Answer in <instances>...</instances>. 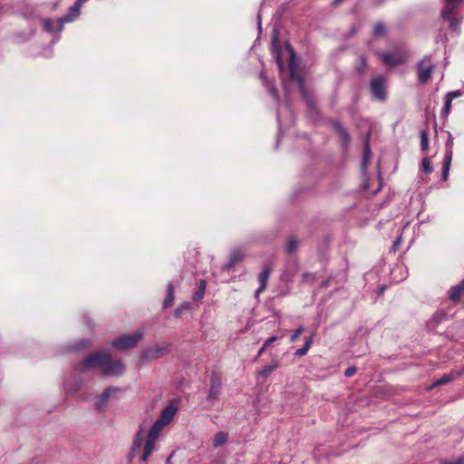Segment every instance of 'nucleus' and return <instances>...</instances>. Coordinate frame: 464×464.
I'll return each mask as SVG.
<instances>
[{
    "instance_id": "f257e3e1",
    "label": "nucleus",
    "mask_w": 464,
    "mask_h": 464,
    "mask_svg": "<svg viewBox=\"0 0 464 464\" xmlns=\"http://www.w3.org/2000/svg\"><path fill=\"white\" fill-rule=\"evenodd\" d=\"M163 428L164 426L158 420H156L150 428L142 450V454L140 457L141 462H146L149 457L151 455L155 448V442Z\"/></svg>"
},
{
    "instance_id": "f03ea898",
    "label": "nucleus",
    "mask_w": 464,
    "mask_h": 464,
    "mask_svg": "<svg viewBox=\"0 0 464 464\" xmlns=\"http://www.w3.org/2000/svg\"><path fill=\"white\" fill-rule=\"evenodd\" d=\"M110 359L111 355L109 353H92L77 365V369L80 372H84L87 368L104 367Z\"/></svg>"
},
{
    "instance_id": "7ed1b4c3",
    "label": "nucleus",
    "mask_w": 464,
    "mask_h": 464,
    "mask_svg": "<svg viewBox=\"0 0 464 464\" xmlns=\"http://www.w3.org/2000/svg\"><path fill=\"white\" fill-rule=\"evenodd\" d=\"M435 69V64L431 60L430 55L424 56L416 66L418 80L420 83H427L430 79L432 72Z\"/></svg>"
},
{
    "instance_id": "20e7f679",
    "label": "nucleus",
    "mask_w": 464,
    "mask_h": 464,
    "mask_svg": "<svg viewBox=\"0 0 464 464\" xmlns=\"http://www.w3.org/2000/svg\"><path fill=\"white\" fill-rule=\"evenodd\" d=\"M142 336V332L137 331L131 334H125L113 340L111 344L120 350H128L136 346Z\"/></svg>"
},
{
    "instance_id": "39448f33",
    "label": "nucleus",
    "mask_w": 464,
    "mask_h": 464,
    "mask_svg": "<svg viewBox=\"0 0 464 464\" xmlns=\"http://www.w3.org/2000/svg\"><path fill=\"white\" fill-rule=\"evenodd\" d=\"M169 346L170 344L167 343L164 345L148 347L143 351L141 357L144 360H155L165 357L170 352Z\"/></svg>"
},
{
    "instance_id": "423d86ee",
    "label": "nucleus",
    "mask_w": 464,
    "mask_h": 464,
    "mask_svg": "<svg viewBox=\"0 0 464 464\" xmlns=\"http://www.w3.org/2000/svg\"><path fill=\"white\" fill-rule=\"evenodd\" d=\"M222 387V379L218 372H213L210 376V387L207 401H215L219 399Z\"/></svg>"
},
{
    "instance_id": "0eeeda50",
    "label": "nucleus",
    "mask_w": 464,
    "mask_h": 464,
    "mask_svg": "<svg viewBox=\"0 0 464 464\" xmlns=\"http://www.w3.org/2000/svg\"><path fill=\"white\" fill-rule=\"evenodd\" d=\"M372 94L378 100L383 101L386 97L384 79L382 76L372 78L370 83Z\"/></svg>"
},
{
    "instance_id": "6e6552de",
    "label": "nucleus",
    "mask_w": 464,
    "mask_h": 464,
    "mask_svg": "<svg viewBox=\"0 0 464 464\" xmlns=\"http://www.w3.org/2000/svg\"><path fill=\"white\" fill-rule=\"evenodd\" d=\"M124 371V365L121 360L112 361L111 358L105 363L102 374L106 376L120 375Z\"/></svg>"
},
{
    "instance_id": "1a4fd4ad",
    "label": "nucleus",
    "mask_w": 464,
    "mask_h": 464,
    "mask_svg": "<svg viewBox=\"0 0 464 464\" xmlns=\"http://www.w3.org/2000/svg\"><path fill=\"white\" fill-rule=\"evenodd\" d=\"M382 62L390 66H397L405 63L406 58L399 53H382L379 54Z\"/></svg>"
},
{
    "instance_id": "9d476101",
    "label": "nucleus",
    "mask_w": 464,
    "mask_h": 464,
    "mask_svg": "<svg viewBox=\"0 0 464 464\" xmlns=\"http://www.w3.org/2000/svg\"><path fill=\"white\" fill-rule=\"evenodd\" d=\"M143 439H144L143 430H140L134 437L131 449L128 454L127 458H128L129 462H132L134 458L140 453V449H141Z\"/></svg>"
},
{
    "instance_id": "9b49d317",
    "label": "nucleus",
    "mask_w": 464,
    "mask_h": 464,
    "mask_svg": "<svg viewBox=\"0 0 464 464\" xmlns=\"http://www.w3.org/2000/svg\"><path fill=\"white\" fill-rule=\"evenodd\" d=\"M82 3L80 2V0H77L73 5L71 6L69 13L61 17L58 22L60 24L59 30L63 29V24L65 23L72 22L75 17H77L80 14V10Z\"/></svg>"
},
{
    "instance_id": "f8f14e48",
    "label": "nucleus",
    "mask_w": 464,
    "mask_h": 464,
    "mask_svg": "<svg viewBox=\"0 0 464 464\" xmlns=\"http://www.w3.org/2000/svg\"><path fill=\"white\" fill-rule=\"evenodd\" d=\"M177 411L178 408L172 404H169L161 411L160 415L157 420L165 427L174 419Z\"/></svg>"
},
{
    "instance_id": "ddd939ff",
    "label": "nucleus",
    "mask_w": 464,
    "mask_h": 464,
    "mask_svg": "<svg viewBox=\"0 0 464 464\" xmlns=\"http://www.w3.org/2000/svg\"><path fill=\"white\" fill-rule=\"evenodd\" d=\"M289 74L290 79L293 82H295L298 84V87H302L305 85L304 77L303 76L302 72L298 70L296 64L294 61V53L292 54V59L289 63Z\"/></svg>"
},
{
    "instance_id": "4468645a",
    "label": "nucleus",
    "mask_w": 464,
    "mask_h": 464,
    "mask_svg": "<svg viewBox=\"0 0 464 464\" xmlns=\"http://www.w3.org/2000/svg\"><path fill=\"white\" fill-rule=\"evenodd\" d=\"M271 272H272L271 266L269 264L265 265V266L263 267V270L260 273L259 277H258L260 285H259L258 289L256 291V295H258L260 293H262L266 288L267 281H268Z\"/></svg>"
},
{
    "instance_id": "2eb2a0df",
    "label": "nucleus",
    "mask_w": 464,
    "mask_h": 464,
    "mask_svg": "<svg viewBox=\"0 0 464 464\" xmlns=\"http://www.w3.org/2000/svg\"><path fill=\"white\" fill-rule=\"evenodd\" d=\"M463 295H464V279L459 284L452 286L450 289L449 298L453 303H458L460 301V299Z\"/></svg>"
},
{
    "instance_id": "dca6fc26",
    "label": "nucleus",
    "mask_w": 464,
    "mask_h": 464,
    "mask_svg": "<svg viewBox=\"0 0 464 464\" xmlns=\"http://www.w3.org/2000/svg\"><path fill=\"white\" fill-rule=\"evenodd\" d=\"M245 257V254L241 249H234L229 257V261L227 264H226L223 267L224 270H229L231 267H233L235 265L242 261Z\"/></svg>"
},
{
    "instance_id": "f3484780",
    "label": "nucleus",
    "mask_w": 464,
    "mask_h": 464,
    "mask_svg": "<svg viewBox=\"0 0 464 464\" xmlns=\"http://www.w3.org/2000/svg\"><path fill=\"white\" fill-rule=\"evenodd\" d=\"M452 150H451V147L448 148L447 151H446V154H445V158H444V163H443V167H442V171H441V178H442V180H447L448 179V177H449V172H450V164H451V160H452Z\"/></svg>"
},
{
    "instance_id": "a211bd4d",
    "label": "nucleus",
    "mask_w": 464,
    "mask_h": 464,
    "mask_svg": "<svg viewBox=\"0 0 464 464\" xmlns=\"http://www.w3.org/2000/svg\"><path fill=\"white\" fill-rule=\"evenodd\" d=\"M441 16L444 20L450 23V27L453 31H458L460 25V21L454 16V11L445 13V9L441 12Z\"/></svg>"
},
{
    "instance_id": "6ab92c4d",
    "label": "nucleus",
    "mask_w": 464,
    "mask_h": 464,
    "mask_svg": "<svg viewBox=\"0 0 464 464\" xmlns=\"http://www.w3.org/2000/svg\"><path fill=\"white\" fill-rule=\"evenodd\" d=\"M279 366L277 359H273L269 365H266L256 372L258 377H266L269 373L276 370Z\"/></svg>"
},
{
    "instance_id": "aec40b11",
    "label": "nucleus",
    "mask_w": 464,
    "mask_h": 464,
    "mask_svg": "<svg viewBox=\"0 0 464 464\" xmlns=\"http://www.w3.org/2000/svg\"><path fill=\"white\" fill-rule=\"evenodd\" d=\"M175 287L172 283H169L167 286V295L163 301V308L167 309L169 308L174 302L175 298Z\"/></svg>"
},
{
    "instance_id": "412c9836",
    "label": "nucleus",
    "mask_w": 464,
    "mask_h": 464,
    "mask_svg": "<svg viewBox=\"0 0 464 464\" xmlns=\"http://www.w3.org/2000/svg\"><path fill=\"white\" fill-rule=\"evenodd\" d=\"M333 127L338 133L343 143L347 144L350 141V136L347 130L342 126L341 122L337 121H334Z\"/></svg>"
},
{
    "instance_id": "4be33fe9",
    "label": "nucleus",
    "mask_w": 464,
    "mask_h": 464,
    "mask_svg": "<svg viewBox=\"0 0 464 464\" xmlns=\"http://www.w3.org/2000/svg\"><path fill=\"white\" fill-rule=\"evenodd\" d=\"M228 440V433L225 431H218L215 434L212 440V444L214 448H218L224 444H226Z\"/></svg>"
},
{
    "instance_id": "5701e85b",
    "label": "nucleus",
    "mask_w": 464,
    "mask_h": 464,
    "mask_svg": "<svg viewBox=\"0 0 464 464\" xmlns=\"http://www.w3.org/2000/svg\"><path fill=\"white\" fill-rule=\"evenodd\" d=\"M117 388L114 387H109L103 391V392L100 396V402L97 404V408L100 411H103V405L107 402L108 399L110 398L111 394L112 392H117Z\"/></svg>"
},
{
    "instance_id": "b1692460",
    "label": "nucleus",
    "mask_w": 464,
    "mask_h": 464,
    "mask_svg": "<svg viewBox=\"0 0 464 464\" xmlns=\"http://www.w3.org/2000/svg\"><path fill=\"white\" fill-rule=\"evenodd\" d=\"M206 287H207L206 280L201 279L199 281V285H198L197 291L192 295V300L194 302H198L203 299V297L205 295V292H206Z\"/></svg>"
},
{
    "instance_id": "393cba45",
    "label": "nucleus",
    "mask_w": 464,
    "mask_h": 464,
    "mask_svg": "<svg viewBox=\"0 0 464 464\" xmlns=\"http://www.w3.org/2000/svg\"><path fill=\"white\" fill-rule=\"evenodd\" d=\"M299 91L307 106L313 108L314 106V100L313 95L306 89L305 85L300 87Z\"/></svg>"
},
{
    "instance_id": "a878e982",
    "label": "nucleus",
    "mask_w": 464,
    "mask_h": 464,
    "mask_svg": "<svg viewBox=\"0 0 464 464\" xmlns=\"http://www.w3.org/2000/svg\"><path fill=\"white\" fill-rule=\"evenodd\" d=\"M420 150L422 152L426 153L429 150V130H428V129L420 130Z\"/></svg>"
},
{
    "instance_id": "bb28decb",
    "label": "nucleus",
    "mask_w": 464,
    "mask_h": 464,
    "mask_svg": "<svg viewBox=\"0 0 464 464\" xmlns=\"http://www.w3.org/2000/svg\"><path fill=\"white\" fill-rule=\"evenodd\" d=\"M312 343H313V335L306 337L304 346L300 349H297L295 351V354L299 357L305 355L307 353V352L309 351V349L311 348Z\"/></svg>"
},
{
    "instance_id": "cd10ccee",
    "label": "nucleus",
    "mask_w": 464,
    "mask_h": 464,
    "mask_svg": "<svg viewBox=\"0 0 464 464\" xmlns=\"http://www.w3.org/2000/svg\"><path fill=\"white\" fill-rule=\"evenodd\" d=\"M464 0H445L446 6L444 7L445 13L455 11Z\"/></svg>"
},
{
    "instance_id": "c85d7f7f",
    "label": "nucleus",
    "mask_w": 464,
    "mask_h": 464,
    "mask_svg": "<svg viewBox=\"0 0 464 464\" xmlns=\"http://www.w3.org/2000/svg\"><path fill=\"white\" fill-rule=\"evenodd\" d=\"M370 157H371V150H370L369 141L365 140L364 146H363V159H362V163L363 168L367 167V164L370 160Z\"/></svg>"
},
{
    "instance_id": "c756f323",
    "label": "nucleus",
    "mask_w": 464,
    "mask_h": 464,
    "mask_svg": "<svg viewBox=\"0 0 464 464\" xmlns=\"http://www.w3.org/2000/svg\"><path fill=\"white\" fill-rule=\"evenodd\" d=\"M451 102H452L451 97H445L444 98V106H443V108L441 110V113H440L441 117H443V118L448 117V115L450 112Z\"/></svg>"
},
{
    "instance_id": "7c9ffc66",
    "label": "nucleus",
    "mask_w": 464,
    "mask_h": 464,
    "mask_svg": "<svg viewBox=\"0 0 464 464\" xmlns=\"http://www.w3.org/2000/svg\"><path fill=\"white\" fill-rule=\"evenodd\" d=\"M191 305L188 302H185L183 304H181L180 305H179L175 311H174V315L177 316V317H179L182 315V314L184 312H187L190 309Z\"/></svg>"
},
{
    "instance_id": "2f4dec72",
    "label": "nucleus",
    "mask_w": 464,
    "mask_h": 464,
    "mask_svg": "<svg viewBox=\"0 0 464 464\" xmlns=\"http://www.w3.org/2000/svg\"><path fill=\"white\" fill-rule=\"evenodd\" d=\"M279 339V337L277 336H271L269 337L268 339H266L264 343V344L262 345V347L259 349L258 353H257V357L261 356L265 351L267 349V347L274 342L277 341Z\"/></svg>"
},
{
    "instance_id": "473e14b6",
    "label": "nucleus",
    "mask_w": 464,
    "mask_h": 464,
    "mask_svg": "<svg viewBox=\"0 0 464 464\" xmlns=\"http://www.w3.org/2000/svg\"><path fill=\"white\" fill-rule=\"evenodd\" d=\"M386 33L385 25L382 23L375 24L373 27V34L375 36H383Z\"/></svg>"
},
{
    "instance_id": "72a5a7b5",
    "label": "nucleus",
    "mask_w": 464,
    "mask_h": 464,
    "mask_svg": "<svg viewBox=\"0 0 464 464\" xmlns=\"http://www.w3.org/2000/svg\"><path fill=\"white\" fill-rule=\"evenodd\" d=\"M421 169L424 173L430 174L432 172V167L429 158L425 157L421 161Z\"/></svg>"
},
{
    "instance_id": "f704fd0d",
    "label": "nucleus",
    "mask_w": 464,
    "mask_h": 464,
    "mask_svg": "<svg viewBox=\"0 0 464 464\" xmlns=\"http://www.w3.org/2000/svg\"><path fill=\"white\" fill-rule=\"evenodd\" d=\"M454 379H455V375H453L452 373L446 374L442 378L436 381V382L434 383V386H439V385H443V384L449 383L450 382L453 381Z\"/></svg>"
},
{
    "instance_id": "c9c22d12",
    "label": "nucleus",
    "mask_w": 464,
    "mask_h": 464,
    "mask_svg": "<svg viewBox=\"0 0 464 464\" xmlns=\"http://www.w3.org/2000/svg\"><path fill=\"white\" fill-rule=\"evenodd\" d=\"M297 247V240L295 237H290L287 241L286 251L288 254H292Z\"/></svg>"
},
{
    "instance_id": "e433bc0d",
    "label": "nucleus",
    "mask_w": 464,
    "mask_h": 464,
    "mask_svg": "<svg viewBox=\"0 0 464 464\" xmlns=\"http://www.w3.org/2000/svg\"><path fill=\"white\" fill-rule=\"evenodd\" d=\"M367 67V62H366V58L363 56V55H361L359 57V63H358V65H357V71L360 72V73H363L365 69Z\"/></svg>"
},
{
    "instance_id": "4c0bfd02",
    "label": "nucleus",
    "mask_w": 464,
    "mask_h": 464,
    "mask_svg": "<svg viewBox=\"0 0 464 464\" xmlns=\"http://www.w3.org/2000/svg\"><path fill=\"white\" fill-rule=\"evenodd\" d=\"M304 328L303 325H300L295 332L294 334L291 335L290 337V342L291 343H295L296 342V340L300 337V335L303 334Z\"/></svg>"
},
{
    "instance_id": "58836bf2",
    "label": "nucleus",
    "mask_w": 464,
    "mask_h": 464,
    "mask_svg": "<svg viewBox=\"0 0 464 464\" xmlns=\"http://www.w3.org/2000/svg\"><path fill=\"white\" fill-rule=\"evenodd\" d=\"M44 29L48 33L53 32V21L50 18H47L44 21Z\"/></svg>"
},
{
    "instance_id": "ea45409f",
    "label": "nucleus",
    "mask_w": 464,
    "mask_h": 464,
    "mask_svg": "<svg viewBox=\"0 0 464 464\" xmlns=\"http://www.w3.org/2000/svg\"><path fill=\"white\" fill-rule=\"evenodd\" d=\"M356 372H357L356 367H354V366L348 367L344 372V375H345V377L350 378V377H353L356 373Z\"/></svg>"
},
{
    "instance_id": "a19ab883",
    "label": "nucleus",
    "mask_w": 464,
    "mask_h": 464,
    "mask_svg": "<svg viewBox=\"0 0 464 464\" xmlns=\"http://www.w3.org/2000/svg\"><path fill=\"white\" fill-rule=\"evenodd\" d=\"M441 464H464V459L459 458L452 461H443Z\"/></svg>"
},
{
    "instance_id": "79ce46f5",
    "label": "nucleus",
    "mask_w": 464,
    "mask_h": 464,
    "mask_svg": "<svg viewBox=\"0 0 464 464\" xmlns=\"http://www.w3.org/2000/svg\"><path fill=\"white\" fill-rule=\"evenodd\" d=\"M460 95L459 92H450L446 94L445 97H451V101L456 98V97H459Z\"/></svg>"
},
{
    "instance_id": "37998d69",
    "label": "nucleus",
    "mask_w": 464,
    "mask_h": 464,
    "mask_svg": "<svg viewBox=\"0 0 464 464\" xmlns=\"http://www.w3.org/2000/svg\"><path fill=\"white\" fill-rule=\"evenodd\" d=\"M343 1V0H334V5H340Z\"/></svg>"
},
{
    "instance_id": "c03bdc74",
    "label": "nucleus",
    "mask_w": 464,
    "mask_h": 464,
    "mask_svg": "<svg viewBox=\"0 0 464 464\" xmlns=\"http://www.w3.org/2000/svg\"><path fill=\"white\" fill-rule=\"evenodd\" d=\"M273 93H274L275 95H276V93H277L276 90H275V89H274V90H273Z\"/></svg>"
},
{
    "instance_id": "a18cd8bd",
    "label": "nucleus",
    "mask_w": 464,
    "mask_h": 464,
    "mask_svg": "<svg viewBox=\"0 0 464 464\" xmlns=\"http://www.w3.org/2000/svg\"><path fill=\"white\" fill-rule=\"evenodd\" d=\"M397 244H399V239L394 243V246H396Z\"/></svg>"
},
{
    "instance_id": "49530a36",
    "label": "nucleus",
    "mask_w": 464,
    "mask_h": 464,
    "mask_svg": "<svg viewBox=\"0 0 464 464\" xmlns=\"http://www.w3.org/2000/svg\"><path fill=\"white\" fill-rule=\"evenodd\" d=\"M86 1H87V0H80V2H82V3H84V2H86Z\"/></svg>"
}]
</instances>
